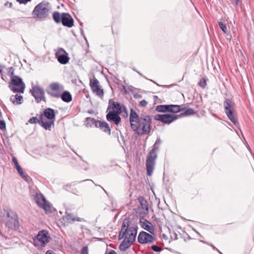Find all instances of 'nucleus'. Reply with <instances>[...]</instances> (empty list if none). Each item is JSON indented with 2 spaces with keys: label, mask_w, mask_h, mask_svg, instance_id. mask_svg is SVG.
I'll return each instance as SVG.
<instances>
[{
  "label": "nucleus",
  "mask_w": 254,
  "mask_h": 254,
  "mask_svg": "<svg viewBox=\"0 0 254 254\" xmlns=\"http://www.w3.org/2000/svg\"><path fill=\"white\" fill-rule=\"evenodd\" d=\"M62 23L64 26L71 27L73 25V19L67 13H63L62 14Z\"/></svg>",
  "instance_id": "2eb2a0df"
},
{
  "label": "nucleus",
  "mask_w": 254,
  "mask_h": 254,
  "mask_svg": "<svg viewBox=\"0 0 254 254\" xmlns=\"http://www.w3.org/2000/svg\"><path fill=\"white\" fill-rule=\"evenodd\" d=\"M44 115L50 120H53L55 119L54 110L51 108L46 109L44 112Z\"/></svg>",
  "instance_id": "4be33fe9"
},
{
  "label": "nucleus",
  "mask_w": 254,
  "mask_h": 254,
  "mask_svg": "<svg viewBox=\"0 0 254 254\" xmlns=\"http://www.w3.org/2000/svg\"><path fill=\"white\" fill-rule=\"evenodd\" d=\"M5 128V123L3 120L0 121V129H4Z\"/></svg>",
  "instance_id": "4c0bfd02"
},
{
  "label": "nucleus",
  "mask_w": 254,
  "mask_h": 254,
  "mask_svg": "<svg viewBox=\"0 0 254 254\" xmlns=\"http://www.w3.org/2000/svg\"><path fill=\"white\" fill-rule=\"evenodd\" d=\"M155 241V238L145 232H141L138 236V241L139 243L144 244L152 243Z\"/></svg>",
  "instance_id": "ddd939ff"
},
{
  "label": "nucleus",
  "mask_w": 254,
  "mask_h": 254,
  "mask_svg": "<svg viewBox=\"0 0 254 254\" xmlns=\"http://www.w3.org/2000/svg\"><path fill=\"white\" fill-rule=\"evenodd\" d=\"M19 174V175L25 180L26 181V182H28L29 181V176L25 174L24 173V172L23 171H22V173H21V172L19 173H18Z\"/></svg>",
  "instance_id": "473e14b6"
},
{
  "label": "nucleus",
  "mask_w": 254,
  "mask_h": 254,
  "mask_svg": "<svg viewBox=\"0 0 254 254\" xmlns=\"http://www.w3.org/2000/svg\"><path fill=\"white\" fill-rule=\"evenodd\" d=\"M23 97L21 95L16 94L10 97V101L14 104H20L22 103Z\"/></svg>",
  "instance_id": "393cba45"
},
{
  "label": "nucleus",
  "mask_w": 254,
  "mask_h": 254,
  "mask_svg": "<svg viewBox=\"0 0 254 254\" xmlns=\"http://www.w3.org/2000/svg\"><path fill=\"white\" fill-rule=\"evenodd\" d=\"M129 121L131 128L138 135L148 134L150 131L151 119L147 115H141L139 117L132 109L130 110Z\"/></svg>",
  "instance_id": "f03ea898"
},
{
  "label": "nucleus",
  "mask_w": 254,
  "mask_h": 254,
  "mask_svg": "<svg viewBox=\"0 0 254 254\" xmlns=\"http://www.w3.org/2000/svg\"><path fill=\"white\" fill-rule=\"evenodd\" d=\"M55 57L60 64H65L68 62L69 59L68 54L64 49L59 48L55 50Z\"/></svg>",
  "instance_id": "9b49d317"
},
{
  "label": "nucleus",
  "mask_w": 254,
  "mask_h": 254,
  "mask_svg": "<svg viewBox=\"0 0 254 254\" xmlns=\"http://www.w3.org/2000/svg\"><path fill=\"white\" fill-rule=\"evenodd\" d=\"M34 199L38 205L43 208L46 213L52 212V205L46 200L42 194L36 193L34 195Z\"/></svg>",
  "instance_id": "423d86ee"
},
{
  "label": "nucleus",
  "mask_w": 254,
  "mask_h": 254,
  "mask_svg": "<svg viewBox=\"0 0 254 254\" xmlns=\"http://www.w3.org/2000/svg\"><path fill=\"white\" fill-rule=\"evenodd\" d=\"M137 227L129 223V221L125 219L122 223L119 239H123V241L120 245L121 251H126L132 244L137 235Z\"/></svg>",
  "instance_id": "f257e3e1"
},
{
  "label": "nucleus",
  "mask_w": 254,
  "mask_h": 254,
  "mask_svg": "<svg viewBox=\"0 0 254 254\" xmlns=\"http://www.w3.org/2000/svg\"><path fill=\"white\" fill-rule=\"evenodd\" d=\"M11 81L12 85L10 84L9 87L13 92L23 93L25 86L21 78L18 76L13 75Z\"/></svg>",
  "instance_id": "0eeeda50"
},
{
  "label": "nucleus",
  "mask_w": 254,
  "mask_h": 254,
  "mask_svg": "<svg viewBox=\"0 0 254 254\" xmlns=\"http://www.w3.org/2000/svg\"><path fill=\"white\" fill-rule=\"evenodd\" d=\"M96 126L99 127L101 129L103 130L104 132H108L109 133L111 132V129L108 123L105 122H97L96 123Z\"/></svg>",
  "instance_id": "412c9836"
},
{
  "label": "nucleus",
  "mask_w": 254,
  "mask_h": 254,
  "mask_svg": "<svg viewBox=\"0 0 254 254\" xmlns=\"http://www.w3.org/2000/svg\"><path fill=\"white\" fill-rule=\"evenodd\" d=\"M179 118L178 115L174 114H157L154 116V119L162 123L169 125Z\"/></svg>",
  "instance_id": "1a4fd4ad"
},
{
  "label": "nucleus",
  "mask_w": 254,
  "mask_h": 254,
  "mask_svg": "<svg viewBox=\"0 0 254 254\" xmlns=\"http://www.w3.org/2000/svg\"><path fill=\"white\" fill-rule=\"evenodd\" d=\"M151 249L155 252H159L162 249L160 247H158L156 245H153L151 246Z\"/></svg>",
  "instance_id": "c9c22d12"
},
{
  "label": "nucleus",
  "mask_w": 254,
  "mask_h": 254,
  "mask_svg": "<svg viewBox=\"0 0 254 254\" xmlns=\"http://www.w3.org/2000/svg\"><path fill=\"white\" fill-rule=\"evenodd\" d=\"M50 89L52 91H60L63 89V87L59 83L53 82L49 85Z\"/></svg>",
  "instance_id": "b1692460"
},
{
  "label": "nucleus",
  "mask_w": 254,
  "mask_h": 254,
  "mask_svg": "<svg viewBox=\"0 0 254 254\" xmlns=\"http://www.w3.org/2000/svg\"><path fill=\"white\" fill-rule=\"evenodd\" d=\"M53 19L56 23L62 22V15L58 11L54 12L53 13Z\"/></svg>",
  "instance_id": "c756f323"
},
{
  "label": "nucleus",
  "mask_w": 254,
  "mask_h": 254,
  "mask_svg": "<svg viewBox=\"0 0 254 254\" xmlns=\"http://www.w3.org/2000/svg\"><path fill=\"white\" fill-rule=\"evenodd\" d=\"M50 236L48 232L46 230H42L39 232L36 238L34 240L35 245L44 246L49 242Z\"/></svg>",
  "instance_id": "6e6552de"
},
{
  "label": "nucleus",
  "mask_w": 254,
  "mask_h": 254,
  "mask_svg": "<svg viewBox=\"0 0 254 254\" xmlns=\"http://www.w3.org/2000/svg\"><path fill=\"white\" fill-rule=\"evenodd\" d=\"M161 143V140L160 138H158L153 145V148H154L155 147H157L158 148V145Z\"/></svg>",
  "instance_id": "58836bf2"
},
{
  "label": "nucleus",
  "mask_w": 254,
  "mask_h": 254,
  "mask_svg": "<svg viewBox=\"0 0 254 254\" xmlns=\"http://www.w3.org/2000/svg\"><path fill=\"white\" fill-rule=\"evenodd\" d=\"M63 220L66 223H72L76 221H82L83 219L82 218L76 217L72 214H69L67 212L65 213V214L63 217Z\"/></svg>",
  "instance_id": "6ab92c4d"
},
{
  "label": "nucleus",
  "mask_w": 254,
  "mask_h": 254,
  "mask_svg": "<svg viewBox=\"0 0 254 254\" xmlns=\"http://www.w3.org/2000/svg\"><path fill=\"white\" fill-rule=\"evenodd\" d=\"M51 9L49 3L42 1L35 6L32 14L34 18L40 20L45 19L49 16Z\"/></svg>",
  "instance_id": "20e7f679"
},
{
  "label": "nucleus",
  "mask_w": 254,
  "mask_h": 254,
  "mask_svg": "<svg viewBox=\"0 0 254 254\" xmlns=\"http://www.w3.org/2000/svg\"><path fill=\"white\" fill-rule=\"evenodd\" d=\"M46 254H55L53 251L49 250V251H47V252L46 253Z\"/></svg>",
  "instance_id": "a18cd8bd"
},
{
  "label": "nucleus",
  "mask_w": 254,
  "mask_h": 254,
  "mask_svg": "<svg viewBox=\"0 0 254 254\" xmlns=\"http://www.w3.org/2000/svg\"><path fill=\"white\" fill-rule=\"evenodd\" d=\"M184 109L181 108L179 105H170L169 112L178 113L181 111H183Z\"/></svg>",
  "instance_id": "cd10ccee"
},
{
  "label": "nucleus",
  "mask_w": 254,
  "mask_h": 254,
  "mask_svg": "<svg viewBox=\"0 0 254 254\" xmlns=\"http://www.w3.org/2000/svg\"><path fill=\"white\" fill-rule=\"evenodd\" d=\"M170 105H161L156 107V111L158 112H169Z\"/></svg>",
  "instance_id": "a878e982"
},
{
  "label": "nucleus",
  "mask_w": 254,
  "mask_h": 254,
  "mask_svg": "<svg viewBox=\"0 0 254 254\" xmlns=\"http://www.w3.org/2000/svg\"><path fill=\"white\" fill-rule=\"evenodd\" d=\"M0 220L8 229L16 230L19 226L16 213L9 209L0 210Z\"/></svg>",
  "instance_id": "7ed1b4c3"
},
{
  "label": "nucleus",
  "mask_w": 254,
  "mask_h": 254,
  "mask_svg": "<svg viewBox=\"0 0 254 254\" xmlns=\"http://www.w3.org/2000/svg\"><path fill=\"white\" fill-rule=\"evenodd\" d=\"M225 112L228 118L234 124L236 125L237 121L234 118L233 115V103L230 99H227L224 102Z\"/></svg>",
  "instance_id": "9d476101"
},
{
  "label": "nucleus",
  "mask_w": 254,
  "mask_h": 254,
  "mask_svg": "<svg viewBox=\"0 0 254 254\" xmlns=\"http://www.w3.org/2000/svg\"><path fill=\"white\" fill-rule=\"evenodd\" d=\"M90 86L93 92L95 93L97 96L100 97H102L104 96L103 90L101 88L99 81L97 79H90Z\"/></svg>",
  "instance_id": "4468645a"
},
{
  "label": "nucleus",
  "mask_w": 254,
  "mask_h": 254,
  "mask_svg": "<svg viewBox=\"0 0 254 254\" xmlns=\"http://www.w3.org/2000/svg\"><path fill=\"white\" fill-rule=\"evenodd\" d=\"M32 95L37 103L41 101H45V92L43 88L38 86H34L31 90Z\"/></svg>",
  "instance_id": "f8f14e48"
},
{
  "label": "nucleus",
  "mask_w": 254,
  "mask_h": 254,
  "mask_svg": "<svg viewBox=\"0 0 254 254\" xmlns=\"http://www.w3.org/2000/svg\"><path fill=\"white\" fill-rule=\"evenodd\" d=\"M218 25L221 30L225 33H226L227 32V27L226 24L223 23L222 22H219Z\"/></svg>",
  "instance_id": "2f4dec72"
},
{
  "label": "nucleus",
  "mask_w": 254,
  "mask_h": 254,
  "mask_svg": "<svg viewBox=\"0 0 254 254\" xmlns=\"http://www.w3.org/2000/svg\"><path fill=\"white\" fill-rule=\"evenodd\" d=\"M20 3H24L25 4L27 2L30 1L31 0H16Z\"/></svg>",
  "instance_id": "37998d69"
},
{
  "label": "nucleus",
  "mask_w": 254,
  "mask_h": 254,
  "mask_svg": "<svg viewBox=\"0 0 254 254\" xmlns=\"http://www.w3.org/2000/svg\"><path fill=\"white\" fill-rule=\"evenodd\" d=\"M139 200L142 209L147 211L148 210V207L147 201L144 200L143 197L139 198Z\"/></svg>",
  "instance_id": "7c9ffc66"
},
{
  "label": "nucleus",
  "mask_w": 254,
  "mask_h": 254,
  "mask_svg": "<svg viewBox=\"0 0 254 254\" xmlns=\"http://www.w3.org/2000/svg\"><path fill=\"white\" fill-rule=\"evenodd\" d=\"M48 93L54 97L59 98L60 97V94L57 93H50L49 92ZM61 97L63 101L65 102H69L72 100L71 95L68 91L64 92Z\"/></svg>",
  "instance_id": "f3484780"
},
{
  "label": "nucleus",
  "mask_w": 254,
  "mask_h": 254,
  "mask_svg": "<svg viewBox=\"0 0 254 254\" xmlns=\"http://www.w3.org/2000/svg\"><path fill=\"white\" fill-rule=\"evenodd\" d=\"M108 110H111L109 112H113L115 114H120L122 112L121 105L118 102L109 101Z\"/></svg>",
  "instance_id": "dca6fc26"
},
{
  "label": "nucleus",
  "mask_w": 254,
  "mask_h": 254,
  "mask_svg": "<svg viewBox=\"0 0 254 254\" xmlns=\"http://www.w3.org/2000/svg\"><path fill=\"white\" fill-rule=\"evenodd\" d=\"M147 103L145 100H142L139 102V105L142 107L146 106Z\"/></svg>",
  "instance_id": "a19ab883"
},
{
  "label": "nucleus",
  "mask_w": 254,
  "mask_h": 254,
  "mask_svg": "<svg viewBox=\"0 0 254 254\" xmlns=\"http://www.w3.org/2000/svg\"><path fill=\"white\" fill-rule=\"evenodd\" d=\"M15 168H16V170H17V171L18 173H20V172H21V173L22 171H23V170L22 169V168H21L20 165L17 166V167H15Z\"/></svg>",
  "instance_id": "c03bdc74"
},
{
  "label": "nucleus",
  "mask_w": 254,
  "mask_h": 254,
  "mask_svg": "<svg viewBox=\"0 0 254 254\" xmlns=\"http://www.w3.org/2000/svg\"><path fill=\"white\" fill-rule=\"evenodd\" d=\"M88 249L87 246H84L83 247L81 251V253L82 254H88Z\"/></svg>",
  "instance_id": "e433bc0d"
},
{
  "label": "nucleus",
  "mask_w": 254,
  "mask_h": 254,
  "mask_svg": "<svg viewBox=\"0 0 254 254\" xmlns=\"http://www.w3.org/2000/svg\"><path fill=\"white\" fill-rule=\"evenodd\" d=\"M140 226L141 227L148 231L151 234L154 233V228L152 223L147 220L144 221H140Z\"/></svg>",
  "instance_id": "aec40b11"
},
{
  "label": "nucleus",
  "mask_w": 254,
  "mask_h": 254,
  "mask_svg": "<svg viewBox=\"0 0 254 254\" xmlns=\"http://www.w3.org/2000/svg\"><path fill=\"white\" fill-rule=\"evenodd\" d=\"M199 85L202 88H204L206 85V81L205 79H201L199 82Z\"/></svg>",
  "instance_id": "f704fd0d"
},
{
  "label": "nucleus",
  "mask_w": 254,
  "mask_h": 254,
  "mask_svg": "<svg viewBox=\"0 0 254 254\" xmlns=\"http://www.w3.org/2000/svg\"><path fill=\"white\" fill-rule=\"evenodd\" d=\"M54 124V120H50L49 121H44L43 119H42L40 122V125L42 127L46 130H51V128L52 126Z\"/></svg>",
  "instance_id": "5701e85b"
},
{
  "label": "nucleus",
  "mask_w": 254,
  "mask_h": 254,
  "mask_svg": "<svg viewBox=\"0 0 254 254\" xmlns=\"http://www.w3.org/2000/svg\"><path fill=\"white\" fill-rule=\"evenodd\" d=\"M120 114H115L113 112H108L106 115V118L108 121L114 122L118 126L121 121V118L119 116Z\"/></svg>",
  "instance_id": "a211bd4d"
},
{
  "label": "nucleus",
  "mask_w": 254,
  "mask_h": 254,
  "mask_svg": "<svg viewBox=\"0 0 254 254\" xmlns=\"http://www.w3.org/2000/svg\"><path fill=\"white\" fill-rule=\"evenodd\" d=\"M19 174V175L25 180L26 181V182H28L29 181V176L25 174L24 173V172L23 171H22V173H21V172L19 173H18Z\"/></svg>",
  "instance_id": "72a5a7b5"
},
{
  "label": "nucleus",
  "mask_w": 254,
  "mask_h": 254,
  "mask_svg": "<svg viewBox=\"0 0 254 254\" xmlns=\"http://www.w3.org/2000/svg\"><path fill=\"white\" fill-rule=\"evenodd\" d=\"M231 1V3L237 6L238 4V2L240 0H230Z\"/></svg>",
  "instance_id": "79ce46f5"
},
{
  "label": "nucleus",
  "mask_w": 254,
  "mask_h": 254,
  "mask_svg": "<svg viewBox=\"0 0 254 254\" xmlns=\"http://www.w3.org/2000/svg\"><path fill=\"white\" fill-rule=\"evenodd\" d=\"M157 150L158 148L156 147H155L154 148H152L149 152L146 160L147 174L149 176L152 174L154 169L155 160L157 157L156 153Z\"/></svg>",
  "instance_id": "39448f33"
},
{
  "label": "nucleus",
  "mask_w": 254,
  "mask_h": 254,
  "mask_svg": "<svg viewBox=\"0 0 254 254\" xmlns=\"http://www.w3.org/2000/svg\"><path fill=\"white\" fill-rule=\"evenodd\" d=\"M184 110V113H182L179 116V118L181 117H185L192 115L195 114V111L191 108H183Z\"/></svg>",
  "instance_id": "bb28decb"
},
{
  "label": "nucleus",
  "mask_w": 254,
  "mask_h": 254,
  "mask_svg": "<svg viewBox=\"0 0 254 254\" xmlns=\"http://www.w3.org/2000/svg\"><path fill=\"white\" fill-rule=\"evenodd\" d=\"M43 114H40L39 116V117H34L29 119L28 121V122L30 124H36L39 123V124H40L41 121L42 119H43Z\"/></svg>",
  "instance_id": "c85d7f7f"
},
{
  "label": "nucleus",
  "mask_w": 254,
  "mask_h": 254,
  "mask_svg": "<svg viewBox=\"0 0 254 254\" xmlns=\"http://www.w3.org/2000/svg\"><path fill=\"white\" fill-rule=\"evenodd\" d=\"M12 161L13 162L15 167L19 166V164H18V162L15 157H13L12 159Z\"/></svg>",
  "instance_id": "ea45409f"
},
{
  "label": "nucleus",
  "mask_w": 254,
  "mask_h": 254,
  "mask_svg": "<svg viewBox=\"0 0 254 254\" xmlns=\"http://www.w3.org/2000/svg\"><path fill=\"white\" fill-rule=\"evenodd\" d=\"M108 254H117L115 251L112 250Z\"/></svg>",
  "instance_id": "49530a36"
}]
</instances>
